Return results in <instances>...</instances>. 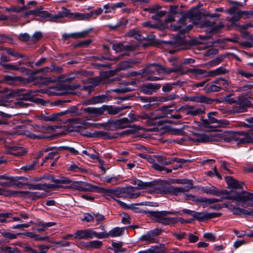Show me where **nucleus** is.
Returning <instances> with one entry per match:
<instances>
[{"label":"nucleus","instance_id":"1","mask_svg":"<svg viewBox=\"0 0 253 253\" xmlns=\"http://www.w3.org/2000/svg\"><path fill=\"white\" fill-rule=\"evenodd\" d=\"M178 183L189 184L185 187H176L169 185L163 181H155L152 182V186L155 192L162 195L178 196L185 194L193 188V184L191 180H180Z\"/></svg>","mask_w":253,"mask_h":253},{"label":"nucleus","instance_id":"2","mask_svg":"<svg viewBox=\"0 0 253 253\" xmlns=\"http://www.w3.org/2000/svg\"><path fill=\"white\" fill-rule=\"evenodd\" d=\"M222 199L235 201L237 203H240L242 207L245 208L253 206V204L250 202L253 200V193L245 191L241 193H237L234 195L227 196L221 199L207 198V204H212L220 202L222 201Z\"/></svg>","mask_w":253,"mask_h":253},{"label":"nucleus","instance_id":"3","mask_svg":"<svg viewBox=\"0 0 253 253\" xmlns=\"http://www.w3.org/2000/svg\"><path fill=\"white\" fill-rule=\"evenodd\" d=\"M127 108V107H119L104 105L101 107L98 108L88 107L84 108L83 111L85 113L96 117L103 115L105 111L107 112L109 115H115L118 114L122 110Z\"/></svg>","mask_w":253,"mask_h":253},{"label":"nucleus","instance_id":"4","mask_svg":"<svg viewBox=\"0 0 253 253\" xmlns=\"http://www.w3.org/2000/svg\"><path fill=\"white\" fill-rule=\"evenodd\" d=\"M108 237V234L106 232L97 233L91 228L85 230H78L74 234L75 239H88L96 238L98 239L106 238Z\"/></svg>","mask_w":253,"mask_h":253},{"label":"nucleus","instance_id":"5","mask_svg":"<svg viewBox=\"0 0 253 253\" xmlns=\"http://www.w3.org/2000/svg\"><path fill=\"white\" fill-rule=\"evenodd\" d=\"M180 67H176L173 69H166L164 67L161 66L158 64H151L147 65L142 71V73L147 74H162L164 75L168 74L171 72H180Z\"/></svg>","mask_w":253,"mask_h":253},{"label":"nucleus","instance_id":"6","mask_svg":"<svg viewBox=\"0 0 253 253\" xmlns=\"http://www.w3.org/2000/svg\"><path fill=\"white\" fill-rule=\"evenodd\" d=\"M174 106L173 105L171 106H163L161 107L160 110L161 111L157 115H155L153 113H149L148 114H143L140 116H138L137 118L140 119H147L148 123L149 125L152 126L153 123L152 122V120L164 118V117H168V115L171 111V110H168L170 107Z\"/></svg>","mask_w":253,"mask_h":253},{"label":"nucleus","instance_id":"7","mask_svg":"<svg viewBox=\"0 0 253 253\" xmlns=\"http://www.w3.org/2000/svg\"><path fill=\"white\" fill-rule=\"evenodd\" d=\"M161 233V229L156 228L142 235L139 240L147 244L157 243L159 242L157 236Z\"/></svg>","mask_w":253,"mask_h":253},{"label":"nucleus","instance_id":"8","mask_svg":"<svg viewBox=\"0 0 253 253\" xmlns=\"http://www.w3.org/2000/svg\"><path fill=\"white\" fill-rule=\"evenodd\" d=\"M32 130L34 132H40L41 134H36L32 132L27 131L25 133V135L28 137L33 139H40L46 138V137L43 134L45 132V126H39L36 125L32 126Z\"/></svg>","mask_w":253,"mask_h":253},{"label":"nucleus","instance_id":"9","mask_svg":"<svg viewBox=\"0 0 253 253\" xmlns=\"http://www.w3.org/2000/svg\"><path fill=\"white\" fill-rule=\"evenodd\" d=\"M99 193H103L106 196H115L118 198H125V187L114 189L99 188Z\"/></svg>","mask_w":253,"mask_h":253},{"label":"nucleus","instance_id":"10","mask_svg":"<svg viewBox=\"0 0 253 253\" xmlns=\"http://www.w3.org/2000/svg\"><path fill=\"white\" fill-rule=\"evenodd\" d=\"M176 111V112L181 111L186 115H190L192 116H197L204 113L201 108H198L195 106H190L189 105L182 106Z\"/></svg>","mask_w":253,"mask_h":253},{"label":"nucleus","instance_id":"11","mask_svg":"<svg viewBox=\"0 0 253 253\" xmlns=\"http://www.w3.org/2000/svg\"><path fill=\"white\" fill-rule=\"evenodd\" d=\"M9 193L7 194L9 195H17V196H24V197H31L33 200H37L44 198L46 196L45 193L39 194L37 192L33 193L28 191H10L8 192Z\"/></svg>","mask_w":253,"mask_h":253},{"label":"nucleus","instance_id":"12","mask_svg":"<svg viewBox=\"0 0 253 253\" xmlns=\"http://www.w3.org/2000/svg\"><path fill=\"white\" fill-rule=\"evenodd\" d=\"M218 133L212 131L209 133H203L195 135L196 136L194 139L198 142H207L209 141H217Z\"/></svg>","mask_w":253,"mask_h":253},{"label":"nucleus","instance_id":"13","mask_svg":"<svg viewBox=\"0 0 253 253\" xmlns=\"http://www.w3.org/2000/svg\"><path fill=\"white\" fill-rule=\"evenodd\" d=\"M218 133L217 136V141L220 140H223L226 142H230L231 141H235L237 140L236 136H237L236 131H227L222 132L221 131H215Z\"/></svg>","mask_w":253,"mask_h":253},{"label":"nucleus","instance_id":"14","mask_svg":"<svg viewBox=\"0 0 253 253\" xmlns=\"http://www.w3.org/2000/svg\"><path fill=\"white\" fill-rule=\"evenodd\" d=\"M30 178L24 176L10 177V186L15 185L21 188L25 185H29Z\"/></svg>","mask_w":253,"mask_h":253},{"label":"nucleus","instance_id":"15","mask_svg":"<svg viewBox=\"0 0 253 253\" xmlns=\"http://www.w3.org/2000/svg\"><path fill=\"white\" fill-rule=\"evenodd\" d=\"M178 213V211L171 210L170 211H152L151 212V215L155 218L156 221L160 223L168 214L176 215Z\"/></svg>","mask_w":253,"mask_h":253},{"label":"nucleus","instance_id":"16","mask_svg":"<svg viewBox=\"0 0 253 253\" xmlns=\"http://www.w3.org/2000/svg\"><path fill=\"white\" fill-rule=\"evenodd\" d=\"M182 99L184 101H192L199 103H205L210 104L212 101V100L204 95L200 96H185L182 97Z\"/></svg>","mask_w":253,"mask_h":253},{"label":"nucleus","instance_id":"17","mask_svg":"<svg viewBox=\"0 0 253 253\" xmlns=\"http://www.w3.org/2000/svg\"><path fill=\"white\" fill-rule=\"evenodd\" d=\"M125 198L136 199L141 195L137 187L128 186L125 187Z\"/></svg>","mask_w":253,"mask_h":253},{"label":"nucleus","instance_id":"18","mask_svg":"<svg viewBox=\"0 0 253 253\" xmlns=\"http://www.w3.org/2000/svg\"><path fill=\"white\" fill-rule=\"evenodd\" d=\"M216 112H211L208 114V124H217L218 127H224L229 125V122L227 120H217L213 117L212 116L215 114Z\"/></svg>","mask_w":253,"mask_h":253},{"label":"nucleus","instance_id":"19","mask_svg":"<svg viewBox=\"0 0 253 253\" xmlns=\"http://www.w3.org/2000/svg\"><path fill=\"white\" fill-rule=\"evenodd\" d=\"M135 120V119L129 120L126 118H124L114 121L113 124L118 128L123 129L128 127L129 124L134 122Z\"/></svg>","mask_w":253,"mask_h":253},{"label":"nucleus","instance_id":"20","mask_svg":"<svg viewBox=\"0 0 253 253\" xmlns=\"http://www.w3.org/2000/svg\"><path fill=\"white\" fill-rule=\"evenodd\" d=\"M160 87V84L150 83L143 86L141 88V91L145 94L151 95L159 89Z\"/></svg>","mask_w":253,"mask_h":253},{"label":"nucleus","instance_id":"21","mask_svg":"<svg viewBox=\"0 0 253 253\" xmlns=\"http://www.w3.org/2000/svg\"><path fill=\"white\" fill-rule=\"evenodd\" d=\"M112 48L116 52H120L124 51L133 50L135 49V46L131 44L124 45L121 42H118L113 44Z\"/></svg>","mask_w":253,"mask_h":253},{"label":"nucleus","instance_id":"22","mask_svg":"<svg viewBox=\"0 0 253 253\" xmlns=\"http://www.w3.org/2000/svg\"><path fill=\"white\" fill-rule=\"evenodd\" d=\"M89 31H84L81 32L73 33L71 34H64L62 35V39L64 41L68 40L69 38H72L73 39H79L85 37L88 35Z\"/></svg>","mask_w":253,"mask_h":253},{"label":"nucleus","instance_id":"23","mask_svg":"<svg viewBox=\"0 0 253 253\" xmlns=\"http://www.w3.org/2000/svg\"><path fill=\"white\" fill-rule=\"evenodd\" d=\"M179 67L181 68V71L179 72L181 74H185L188 73H191L193 75L197 76L198 75H203L205 77V75H206L207 71L203 69H189L184 71L181 66Z\"/></svg>","mask_w":253,"mask_h":253},{"label":"nucleus","instance_id":"24","mask_svg":"<svg viewBox=\"0 0 253 253\" xmlns=\"http://www.w3.org/2000/svg\"><path fill=\"white\" fill-rule=\"evenodd\" d=\"M233 214L237 215L249 216L253 215V209H244L239 207H236Z\"/></svg>","mask_w":253,"mask_h":253},{"label":"nucleus","instance_id":"25","mask_svg":"<svg viewBox=\"0 0 253 253\" xmlns=\"http://www.w3.org/2000/svg\"><path fill=\"white\" fill-rule=\"evenodd\" d=\"M19 81V77L6 75L3 76L1 80H0V83H4L8 85H13Z\"/></svg>","mask_w":253,"mask_h":253},{"label":"nucleus","instance_id":"26","mask_svg":"<svg viewBox=\"0 0 253 253\" xmlns=\"http://www.w3.org/2000/svg\"><path fill=\"white\" fill-rule=\"evenodd\" d=\"M107 98V96L105 94L94 96L88 100V103L90 104H95L103 103L108 100Z\"/></svg>","mask_w":253,"mask_h":253},{"label":"nucleus","instance_id":"27","mask_svg":"<svg viewBox=\"0 0 253 253\" xmlns=\"http://www.w3.org/2000/svg\"><path fill=\"white\" fill-rule=\"evenodd\" d=\"M92 15V13L87 14L81 13L79 12L73 13L72 19L75 20H85L89 19Z\"/></svg>","mask_w":253,"mask_h":253},{"label":"nucleus","instance_id":"28","mask_svg":"<svg viewBox=\"0 0 253 253\" xmlns=\"http://www.w3.org/2000/svg\"><path fill=\"white\" fill-rule=\"evenodd\" d=\"M101 79L99 77L89 79L88 80V83L91 84V85L89 86H83V89L88 90L90 89V88L93 87L100 84L101 83Z\"/></svg>","mask_w":253,"mask_h":253},{"label":"nucleus","instance_id":"29","mask_svg":"<svg viewBox=\"0 0 253 253\" xmlns=\"http://www.w3.org/2000/svg\"><path fill=\"white\" fill-rule=\"evenodd\" d=\"M227 183L229 187L234 188H242L243 183L233 179L231 177H227Z\"/></svg>","mask_w":253,"mask_h":253},{"label":"nucleus","instance_id":"30","mask_svg":"<svg viewBox=\"0 0 253 253\" xmlns=\"http://www.w3.org/2000/svg\"><path fill=\"white\" fill-rule=\"evenodd\" d=\"M147 159L148 162L151 164V167L154 169L159 171H162V170L164 169L163 167L160 166L159 164L156 163V156L154 158H153L150 156H148Z\"/></svg>","mask_w":253,"mask_h":253},{"label":"nucleus","instance_id":"31","mask_svg":"<svg viewBox=\"0 0 253 253\" xmlns=\"http://www.w3.org/2000/svg\"><path fill=\"white\" fill-rule=\"evenodd\" d=\"M147 159L148 162L151 164V167L154 169L159 171H162V170L164 169L163 167L160 166L159 164L156 163V156L154 158H153L150 156H148Z\"/></svg>","mask_w":253,"mask_h":253},{"label":"nucleus","instance_id":"32","mask_svg":"<svg viewBox=\"0 0 253 253\" xmlns=\"http://www.w3.org/2000/svg\"><path fill=\"white\" fill-rule=\"evenodd\" d=\"M225 73H226L225 69L224 68L220 67L215 70L207 72V74L205 75V77H212L220 74H224Z\"/></svg>","mask_w":253,"mask_h":253},{"label":"nucleus","instance_id":"33","mask_svg":"<svg viewBox=\"0 0 253 253\" xmlns=\"http://www.w3.org/2000/svg\"><path fill=\"white\" fill-rule=\"evenodd\" d=\"M237 104L242 105L247 108L251 107L252 103L250 100L246 97L240 96L238 97L237 100Z\"/></svg>","mask_w":253,"mask_h":253},{"label":"nucleus","instance_id":"34","mask_svg":"<svg viewBox=\"0 0 253 253\" xmlns=\"http://www.w3.org/2000/svg\"><path fill=\"white\" fill-rule=\"evenodd\" d=\"M127 35L138 41H142L144 39V38L140 34V32L135 29H132L128 31L127 33Z\"/></svg>","mask_w":253,"mask_h":253},{"label":"nucleus","instance_id":"35","mask_svg":"<svg viewBox=\"0 0 253 253\" xmlns=\"http://www.w3.org/2000/svg\"><path fill=\"white\" fill-rule=\"evenodd\" d=\"M68 121L76 127H85L86 126L84 121L80 118L69 119Z\"/></svg>","mask_w":253,"mask_h":253},{"label":"nucleus","instance_id":"36","mask_svg":"<svg viewBox=\"0 0 253 253\" xmlns=\"http://www.w3.org/2000/svg\"><path fill=\"white\" fill-rule=\"evenodd\" d=\"M156 163L159 164L163 167L172 164V161L170 160L168 161L165 157L156 156Z\"/></svg>","mask_w":253,"mask_h":253},{"label":"nucleus","instance_id":"37","mask_svg":"<svg viewBox=\"0 0 253 253\" xmlns=\"http://www.w3.org/2000/svg\"><path fill=\"white\" fill-rule=\"evenodd\" d=\"M58 114H52L51 115H47L46 114H41L38 116L39 119L44 121H54L57 118Z\"/></svg>","mask_w":253,"mask_h":253},{"label":"nucleus","instance_id":"38","mask_svg":"<svg viewBox=\"0 0 253 253\" xmlns=\"http://www.w3.org/2000/svg\"><path fill=\"white\" fill-rule=\"evenodd\" d=\"M237 136H236L237 140H235V141L237 142V145L244 144L249 143V140L246 138H240L239 136L241 135H244L246 133L243 131H236Z\"/></svg>","mask_w":253,"mask_h":253},{"label":"nucleus","instance_id":"39","mask_svg":"<svg viewBox=\"0 0 253 253\" xmlns=\"http://www.w3.org/2000/svg\"><path fill=\"white\" fill-rule=\"evenodd\" d=\"M35 247L38 248L39 249V251H38L35 249L30 248V251L32 253H46L50 248V246L43 245L36 246Z\"/></svg>","mask_w":253,"mask_h":253},{"label":"nucleus","instance_id":"40","mask_svg":"<svg viewBox=\"0 0 253 253\" xmlns=\"http://www.w3.org/2000/svg\"><path fill=\"white\" fill-rule=\"evenodd\" d=\"M83 184L84 186V191H95L99 193V189L102 188L85 182H83Z\"/></svg>","mask_w":253,"mask_h":253},{"label":"nucleus","instance_id":"41","mask_svg":"<svg viewBox=\"0 0 253 253\" xmlns=\"http://www.w3.org/2000/svg\"><path fill=\"white\" fill-rule=\"evenodd\" d=\"M124 232V229L120 227H115L112 229L109 233H107L109 236H111L112 237H118L123 234Z\"/></svg>","mask_w":253,"mask_h":253},{"label":"nucleus","instance_id":"42","mask_svg":"<svg viewBox=\"0 0 253 253\" xmlns=\"http://www.w3.org/2000/svg\"><path fill=\"white\" fill-rule=\"evenodd\" d=\"M51 181L57 185H62V184H68L71 182V180L67 178H62L61 179H55L51 177Z\"/></svg>","mask_w":253,"mask_h":253},{"label":"nucleus","instance_id":"43","mask_svg":"<svg viewBox=\"0 0 253 253\" xmlns=\"http://www.w3.org/2000/svg\"><path fill=\"white\" fill-rule=\"evenodd\" d=\"M133 183L137 185L141 189H145L147 187H151L152 186V182H143L138 179H135L133 180Z\"/></svg>","mask_w":253,"mask_h":253},{"label":"nucleus","instance_id":"44","mask_svg":"<svg viewBox=\"0 0 253 253\" xmlns=\"http://www.w3.org/2000/svg\"><path fill=\"white\" fill-rule=\"evenodd\" d=\"M43 37L42 32L40 31H37L31 36V42L33 43H37L40 41Z\"/></svg>","mask_w":253,"mask_h":253},{"label":"nucleus","instance_id":"45","mask_svg":"<svg viewBox=\"0 0 253 253\" xmlns=\"http://www.w3.org/2000/svg\"><path fill=\"white\" fill-rule=\"evenodd\" d=\"M68 171H71L75 172H82L85 170L84 168L79 167V164H72L67 169Z\"/></svg>","mask_w":253,"mask_h":253},{"label":"nucleus","instance_id":"46","mask_svg":"<svg viewBox=\"0 0 253 253\" xmlns=\"http://www.w3.org/2000/svg\"><path fill=\"white\" fill-rule=\"evenodd\" d=\"M207 212H196L195 211L194 218L199 221H202L207 219Z\"/></svg>","mask_w":253,"mask_h":253},{"label":"nucleus","instance_id":"47","mask_svg":"<svg viewBox=\"0 0 253 253\" xmlns=\"http://www.w3.org/2000/svg\"><path fill=\"white\" fill-rule=\"evenodd\" d=\"M221 89V87L220 86L217 85L215 84H212L209 86L204 88V89L206 93H210L219 91Z\"/></svg>","mask_w":253,"mask_h":253},{"label":"nucleus","instance_id":"48","mask_svg":"<svg viewBox=\"0 0 253 253\" xmlns=\"http://www.w3.org/2000/svg\"><path fill=\"white\" fill-rule=\"evenodd\" d=\"M161 96L159 97H141V100L144 102H156L157 104H160L161 103Z\"/></svg>","mask_w":253,"mask_h":253},{"label":"nucleus","instance_id":"49","mask_svg":"<svg viewBox=\"0 0 253 253\" xmlns=\"http://www.w3.org/2000/svg\"><path fill=\"white\" fill-rule=\"evenodd\" d=\"M205 193L214 196H216V195H219V193H218L217 192V189L213 186H206Z\"/></svg>","mask_w":253,"mask_h":253},{"label":"nucleus","instance_id":"50","mask_svg":"<svg viewBox=\"0 0 253 253\" xmlns=\"http://www.w3.org/2000/svg\"><path fill=\"white\" fill-rule=\"evenodd\" d=\"M88 244L89 249H100L103 245L102 242L98 240L89 241Z\"/></svg>","mask_w":253,"mask_h":253},{"label":"nucleus","instance_id":"51","mask_svg":"<svg viewBox=\"0 0 253 253\" xmlns=\"http://www.w3.org/2000/svg\"><path fill=\"white\" fill-rule=\"evenodd\" d=\"M38 163V160H35L32 163L24 166L21 168V169L24 171H28L34 169L35 166Z\"/></svg>","mask_w":253,"mask_h":253},{"label":"nucleus","instance_id":"52","mask_svg":"<svg viewBox=\"0 0 253 253\" xmlns=\"http://www.w3.org/2000/svg\"><path fill=\"white\" fill-rule=\"evenodd\" d=\"M59 156L57 152H52L49 153L48 155L44 159V162H47L48 160H58Z\"/></svg>","mask_w":253,"mask_h":253},{"label":"nucleus","instance_id":"53","mask_svg":"<svg viewBox=\"0 0 253 253\" xmlns=\"http://www.w3.org/2000/svg\"><path fill=\"white\" fill-rule=\"evenodd\" d=\"M4 50L6 51V52L8 54H9L12 56L16 57H20V58H22L24 57V56L23 55L19 54L18 52H14V50L11 48L5 47L4 48Z\"/></svg>","mask_w":253,"mask_h":253},{"label":"nucleus","instance_id":"54","mask_svg":"<svg viewBox=\"0 0 253 253\" xmlns=\"http://www.w3.org/2000/svg\"><path fill=\"white\" fill-rule=\"evenodd\" d=\"M224 57H225V56L224 55H219V56L217 57L211 61L209 63V64L211 66H214L217 65L223 61Z\"/></svg>","mask_w":253,"mask_h":253},{"label":"nucleus","instance_id":"55","mask_svg":"<svg viewBox=\"0 0 253 253\" xmlns=\"http://www.w3.org/2000/svg\"><path fill=\"white\" fill-rule=\"evenodd\" d=\"M7 252L9 253H18V252H19V251L17 248L13 249L10 247H5L0 249V253H6Z\"/></svg>","mask_w":253,"mask_h":253},{"label":"nucleus","instance_id":"56","mask_svg":"<svg viewBox=\"0 0 253 253\" xmlns=\"http://www.w3.org/2000/svg\"><path fill=\"white\" fill-rule=\"evenodd\" d=\"M60 13L61 18L67 17L72 19V15L73 14V13H72L70 10L65 7H62V11Z\"/></svg>","mask_w":253,"mask_h":253},{"label":"nucleus","instance_id":"57","mask_svg":"<svg viewBox=\"0 0 253 253\" xmlns=\"http://www.w3.org/2000/svg\"><path fill=\"white\" fill-rule=\"evenodd\" d=\"M5 177L3 179H0V185L5 187L10 186V177H8L7 175H3Z\"/></svg>","mask_w":253,"mask_h":253},{"label":"nucleus","instance_id":"58","mask_svg":"<svg viewBox=\"0 0 253 253\" xmlns=\"http://www.w3.org/2000/svg\"><path fill=\"white\" fill-rule=\"evenodd\" d=\"M29 189L30 190H44V183H38L36 184H30L29 183Z\"/></svg>","mask_w":253,"mask_h":253},{"label":"nucleus","instance_id":"59","mask_svg":"<svg viewBox=\"0 0 253 253\" xmlns=\"http://www.w3.org/2000/svg\"><path fill=\"white\" fill-rule=\"evenodd\" d=\"M176 219L174 217H165L161 221V223L164 225H169L175 223Z\"/></svg>","mask_w":253,"mask_h":253},{"label":"nucleus","instance_id":"60","mask_svg":"<svg viewBox=\"0 0 253 253\" xmlns=\"http://www.w3.org/2000/svg\"><path fill=\"white\" fill-rule=\"evenodd\" d=\"M178 98H179L178 95H177L176 94H171L166 97H162L161 96V98L160 99H161V103H162L164 102H167L168 101L174 100V99H177Z\"/></svg>","mask_w":253,"mask_h":253},{"label":"nucleus","instance_id":"61","mask_svg":"<svg viewBox=\"0 0 253 253\" xmlns=\"http://www.w3.org/2000/svg\"><path fill=\"white\" fill-rule=\"evenodd\" d=\"M0 233L1 234V236L5 239L11 240L16 239L17 238V235L16 234H14L10 232L4 231Z\"/></svg>","mask_w":253,"mask_h":253},{"label":"nucleus","instance_id":"62","mask_svg":"<svg viewBox=\"0 0 253 253\" xmlns=\"http://www.w3.org/2000/svg\"><path fill=\"white\" fill-rule=\"evenodd\" d=\"M137 62L134 61L130 62H124L122 63L120 68L121 70H125L126 69L131 68L133 64L137 63Z\"/></svg>","mask_w":253,"mask_h":253},{"label":"nucleus","instance_id":"63","mask_svg":"<svg viewBox=\"0 0 253 253\" xmlns=\"http://www.w3.org/2000/svg\"><path fill=\"white\" fill-rule=\"evenodd\" d=\"M251 41V42L245 41L240 43L241 45L245 47H252L253 46V35H251L248 39Z\"/></svg>","mask_w":253,"mask_h":253},{"label":"nucleus","instance_id":"64","mask_svg":"<svg viewBox=\"0 0 253 253\" xmlns=\"http://www.w3.org/2000/svg\"><path fill=\"white\" fill-rule=\"evenodd\" d=\"M241 10H238L237 12L234 14L233 17L230 19V21L233 23L238 21L242 17Z\"/></svg>","mask_w":253,"mask_h":253}]
</instances>
